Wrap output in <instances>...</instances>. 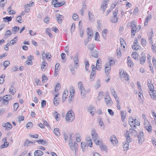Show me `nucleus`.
Returning <instances> with one entry per match:
<instances>
[{"instance_id": "f257e3e1", "label": "nucleus", "mask_w": 156, "mask_h": 156, "mask_svg": "<svg viewBox=\"0 0 156 156\" xmlns=\"http://www.w3.org/2000/svg\"><path fill=\"white\" fill-rule=\"evenodd\" d=\"M129 122L130 126L132 129H129V131L130 132V134L134 135L136 136V119H133L132 117H130L129 119Z\"/></svg>"}, {"instance_id": "f03ea898", "label": "nucleus", "mask_w": 156, "mask_h": 156, "mask_svg": "<svg viewBox=\"0 0 156 156\" xmlns=\"http://www.w3.org/2000/svg\"><path fill=\"white\" fill-rule=\"evenodd\" d=\"M75 115L73 112L72 110L69 111L66 113L65 120L67 122H70L73 121L74 119Z\"/></svg>"}, {"instance_id": "7ed1b4c3", "label": "nucleus", "mask_w": 156, "mask_h": 156, "mask_svg": "<svg viewBox=\"0 0 156 156\" xmlns=\"http://www.w3.org/2000/svg\"><path fill=\"white\" fill-rule=\"evenodd\" d=\"M119 75L120 79L122 81H126V83H129V78L128 75L126 73H125L124 70L122 69L119 70Z\"/></svg>"}, {"instance_id": "20e7f679", "label": "nucleus", "mask_w": 156, "mask_h": 156, "mask_svg": "<svg viewBox=\"0 0 156 156\" xmlns=\"http://www.w3.org/2000/svg\"><path fill=\"white\" fill-rule=\"evenodd\" d=\"M131 27V36L132 37H133L136 33V22L134 21H132L130 23Z\"/></svg>"}, {"instance_id": "39448f33", "label": "nucleus", "mask_w": 156, "mask_h": 156, "mask_svg": "<svg viewBox=\"0 0 156 156\" xmlns=\"http://www.w3.org/2000/svg\"><path fill=\"white\" fill-rule=\"evenodd\" d=\"M137 86L138 87V88H139L140 92L138 93V99L139 101V102L140 103L142 104L143 102V96L142 94V89L141 86L140 85V82L137 81Z\"/></svg>"}, {"instance_id": "423d86ee", "label": "nucleus", "mask_w": 156, "mask_h": 156, "mask_svg": "<svg viewBox=\"0 0 156 156\" xmlns=\"http://www.w3.org/2000/svg\"><path fill=\"white\" fill-rule=\"evenodd\" d=\"M137 137L138 138L139 144L140 145L142 144L144 140L143 133L142 132H140L137 135Z\"/></svg>"}, {"instance_id": "0eeeda50", "label": "nucleus", "mask_w": 156, "mask_h": 156, "mask_svg": "<svg viewBox=\"0 0 156 156\" xmlns=\"http://www.w3.org/2000/svg\"><path fill=\"white\" fill-rule=\"evenodd\" d=\"M104 99L105 102L108 106H109L112 105L113 102L109 96L106 95L105 96Z\"/></svg>"}, {"instance_id": "6e6552de", "label": "nucleus", "mask_w": 156, "mask_h": 156, "mask_svg": "<svg viewBox=\"0 0 156 156\" xmlns=\"http://www.w3.org/2000/svg\"><path fill=\"white\" fill-rule=\"evenodd\" d=\"M91 135L93 140H97V139H98V135L96 133V130L94 129H91Z\"/></svg>"}, {"instance_id": "1a4fd4ad", "label": "nucleus", "mask_w": 156, "mask_h": 156, "mask_svg": "<svg viewBox=\"0 0 156 156\" xmlns=\"http://www.w3.org/2000/svg\"><path fill=\"white\" fill-rule=\"evenodd\" d=\"M110 141L114 146L116 145L118 142L116 136L114 135L110 137Z\"/></svg>"}, {"instance_id": "9d476101", "label": "nucleus", "mask_w": 156, "mask_h": 156, "mask_svg": "<svg viewBox=\"0 0 156 156\" xmlns=\"http://www.w3.org/2000/svg\"><path fill=\"white\" fill-rule=\"evenodd\" d=\"M12 98V96L11 95L8 94L3 96L2 98V100L4 103L5 102H8Z\"/></svg>"}, {"instance_id": "9b49d317", "label": "nucleus", "mask_w": 156, "mask_h": 156, "mask_svg": "<svg viewBox=\"0 0 156 156\" xmlns=\"http://www.w3.org/2000/svg\"><path fill=\"white\" fill-rule=\"evenodd\" d=\"M148 86L150 90V92H152L155 91L154 90V86L153 84L151 83V82L150 80H148Z\"/></svg>"}, {"instance_id": "f8f14e48", "label": "nucleus", "mask_w": 156, "mask_h": 156, "mask_svg": "<svg viewBox=\"0 0 156 156\" xmlns=\"http://www.w3.org/2000/svg\"><path fill=\"white\" fill-rule=\"evenodd\" d=\"M88 38V39H91L93 36V30L91 29L88 28L87 30Z\"/></svg>"}, {"instance_id": "ddd939ff", "label": "nucleus", "mask_w": 156, "mask_h": 156, "mask_svg": "<svg viewBox=\"0 0 156 156\" xmlns=\"http://www.w3.org/2000/svg\"><path fill=\"white\" fill-rule=\"evenodd\" d=\"M68 90L67 89H65L64 91L62 96V101L64 102L65 101L68 95Z\"/></svg>"}, {"instance_id": "4468645a", "label": "nucleus", "mask_w": 156, "mask_h": 156, "mask_svg": "<svg viewBox=\"0 0 156 156\" xmlns=\"http://www.w3.org/2000/svg\"><path fill=\"white\" fill-rule=\"evenodd\" d=\"M105 73L107 75H108L111 70V66H109L108 63H106L105 65Z\"/></svg>"}, {"instance_id": "2eb2a0df", "label": "nucleus", "mask_w": 156, "mask_h": 156, "mask_svg": "<svg viewBox=\"0 0 156 156\" xmlns=\"http://www.w3.org/2000/svg\"><path fill=\"white\" fill-rule=\"evenodd\" d=\"M88 110L91 115H94L95 112V109L94 107L91 106H89L88 107Z\"/></svg>"}, {"instance_id": "dca6fc26", "label": "nucleus", "mask_w": 156, "mask_h": 156, "mask_svg": "<svg viewBox=\"0 0 156 156\" xmlns=\"http://www.w3.org/2000/svg\"><path fill=\"white\" fill-rule=\"evenodd\" d=\"M56 19L58 22L60 24L62 23V19L63 18V16L60 15L56 14Z\"/></svg>"}, {"instance_id": "f3484780", "label": "nucleus", "mask_w": 156, "mask_h": 156, "mask_svg": "<svg viewBox=\"0 0 156 156\" xmlns=\"http://www.w3.org/2000/svg\"><path fill=\"white\" fill-rule=\"evenodd\" d=\"M88 15L90 20L91 22H93L94 20V15L91 12L89 11L88 12Z\"/></svg>"}, {"instance_id": "a211bd4d", "label": "nucleus", "mask_w": 156, "mask_h": 156, "mask_svg": "<svg viewBox=\"0 0 156 156\" xmlns=\"http://www.w3.org/2000/svg\"><path fill=\"white\" fill-rule=\"evenodd\" d=\"M128 61L127 63L128 66L130 67H133L134 65V63L133 61L130 59V58L129 56L127 58Z\"/></svg>"}, {"instance_id": "6ab92c4d", "label": "nucleus", "mask_w": 156, "mask_h": 156, "mask_svg": "<svg viewBox=\"0 0 156 156\" xmlns=\"http://www.w3.org/2000/svg\"><path fill=\"white\" fill-rule=\"evenodd\" d=\"M81 146L83 151H85L87 149L88 147V146L85 142H81Z\"/></svg>"}, {"instance_id": "aec40b11", "label": "nucleus", "mask_w": 156, "mask_h": 156, "mask_svg": "<svg viewBox=\"0 0 156 156\" xmlns=\"http://www.w3.org/2000/svg\"><path fill=\"white\" fill-rule=\"evenodd\" d=\"M43 154V152L39 150L36 151L34 153V156H41Z\"/></svg>"}, {"instance_id": "412c9836", "label": "nucleus", "mask_w": 156, "mask_h": 156, "mask_svg": "<svg viewBox=\"0 0 156 156\" xmlns=\"http://www.w3.org/2000/svg\"><path fill=\"white\" fill-rule=\"evenodd\" d=\"M130 141H130H127L126 140V141H125V142L123 144V147L124 150H125V149L127 150L129 149V142Z\"/></svg>"}, {"instance_id": "4be33fe9", "label": "nucleus", "mask_w": 156, "mask_h": 156, "mask_svg": "<svg viewBox=\"0 0 156 156\" xmlns=\"http://www.w3.org/2000/svg\"><path fill=\"white\" fill-rule=\"evenodd\" d=\"M80 91L82 98H84L86 97V94L87 93L85 89L84 88L80 90Z\"/></svg>"}, {"instance_id": "5701e85b", "label": "nucleus", "mask_w": 156, "mask_h": 156, "mask_svg": "<svg viewBox=\"0 0 156 156\" xmlns=\"http://www.w3.org/2000/svg\"><path fill=\"white\" fill-rule=\"evenodd\" d=\"M151 18L152 16L151 14L148 15L147 16L146 19L145 21L144 26L147 25L148 22L151 19Z\"/></svg>"}, {"instance_id": "b1692460", "label": "nucleus", "mask_w": 156, "mask_h": 156, "mask_svg": "<svg viewBox=\"0 0 156 156\" xmlns=\"http://www.w3.org/2000/svg\"><path fill=\"white\" fill-rule=\"evenodd\" d=\"M87 143L90 147L92 146V142L90 137H87L86 139Z\"/></svg>"}, {"instance_id": "393cba45", "label": "nucleus", "mask_w": 156, "mask_h": 156, "mask_svg": "<svg viewBox=\"0 0 156 156\" xmlns=\"http://www.w3.org/2000/svg\"><path fill=\"white\" fill-rule=\"evenodd\" d=\"M92 56L95 58H97L98 57V51L96 50H94L92 51L91 53Z\"/></svg>"}, {"instance_id": "a878e982", "label": "nucleus", "mask_w": 156, "mask_h": 156, "mask_svg": "<svg viewBox=\"0 0 156 156\" xmlns=\"http://www.w3.org/2000/svg\"><path fill=\"white\" fill-rule=\"evenodd\" d=\"M59 99L58 98H54L53 100V103L55 106H57L59 103Z\"/></svg>"}, {"instance_id": "bb28decb", "label": "nucleus", "mask_w": 156, "mask_h": 156, "mask_svg": "<svg viewBox=\"0 0 156 156\" xmlns=\"http://www.w3.org/2000/svg\"><path fill=\"white\" fill-rule=\"evenodd\" d=\"M11 30H9L6 31L4 35V37L5 38H7L9 37L11 34Z\"/></svg>"}, {"instance_id": "cd10ccee", "label": "nucleus", "mask_w": 156, "mask_h": 156, "mask_svg": "<svg viewBox=\"0 0 156 156\" xmlns=\"http://www.w3.org/2000/svg\"><path fill=\"white\" fill-rule=\"evenodd\" d=\"M129 135V131L128 130H127L125 133V136L126 138V140L127 141H130V137Z\"/></svg>"}, {"instance_id": "c85d7f7f", "label": "nucleus", "mask_w": 156, "mask_h": 156, "mask_svg": "<svg viewBox=\"0 0 156 156\" xmlns=\"http://www.w3.org/2000/svg\"><path fill=\"white\" fill-rule=\"evenodd\" d=\"M20 29V28L19 27L16 26L13 27L12 29V33L15 34L16 33L19 31Z\"/></svg>"}, {"instance_id": "c756f323", "label": "nucleus", "mask_w": 156, "mask_h": 156, "mask_svg": "<svg viewBox=\"0 0 156 156\" xmlns=\"http://www.w3.org/2000/svg\"><path fill=\"white\" fill-rule=\"evenodd\" d=\"M6 3V0H1L0 1V7L3 9L4 6Z\"/></svg>"}, {"instance_id": "7c9ffc66", "label": "nucleus", "mask_w": 156, "mask_h": 156, "mask_svg": "<svg viewBox=\"0 0 156 156\" xmlns=\"http://www.w3.org/2000/svg\"><path fill=\"white\" fill-rule=\"evenodd\" d=\"M59 131V129L58 128H55L54 130V133L56 135L58 136H60V133Z\"/></svg>"}, {"instance_id": "2f4dec72", "label": "nucleus", "mask_w": 156, "mask_h": 156, "mask_svg": "<svg viewBox=\"0 0 156 156\" xmlns=\"http://www.w3.org/2000/svg\"><path fill=\"white\" fill-rule=\"evenodd\" d=\"M106 63H108L109 66H111V65H113L115 64V62L113 59L111 58L110 59H109V61L107 62Z\"/></svg>"}, {"instance_id": "473e14b6", "label": "nucleus", "mask_w": 156, "mask_h": 156, "mask_svg": "<svg viewBox=\"0 0 156 156\" xmlns=\"http://www.w3.org/2000/svg\"><path fill=\"white\" fill-rule=\"evenodd\" d=\"M156 92V91H153V92H149L150 96L154 100L156 99V94L155 93Z\"/></svg>"}, {"instance_id": "72a5a7b5", "label": "nucleus", "mask_w": 156, "mask_h": 156, "mask_svg": "<svg viewBox=\"0 0 156 156\" xmlns=\"http://www.w3.org/2000/svg\"><path fill=\"white\" fill-rule=\"evenodd\" d=\"M77 85L80 90L84 88L83 86V83L81 82H78Z\"/></svg>"}, {"instance_id": "f704fd0d", "label": "nucleus", "mask_w": 156, "mask_h": 156, "mask_svg": "<svg viewBox=\"0 0 156 156\" xmlns=\"http://www.w3.org/2000/svg\"><path fill=\"white\" fill-rule=\"evenodd\" d=\"M32 5H30L29 4H26L25 5V11L27 13H28L30 10L29 6H31Z\"/></svg>"}, {"instance_id": "c9c22d12", "label": "nucleus", "mask_w": 156, "mask_h": 156, "mask_svg": "<svg viewBox=\"0 0 156 156\" xmlns=\"http://www.w3.org/2000/svg\"><path fill=\"white\" fill-rule=\"evenodd\" d=\"M120 43L121 47H123V48H125L126 44L123 39L121 38L120 39Z\"/></svg>"}, {"instance_id": "e433bc0d", "label": "nucleus", "mask_w": 156, "mask_h": 156, "mask_svg": "<svg viewBox=\"0 0 156 156\" xmlns=\"http://www.w3.org/2000/svg\"><path fill=\"white\" fill-rule=\"evenodd\" d=\"M108 32V30L107 29H104L102 32L103 37L105 39H106V34Z\"/></svg>"}, {"instance_id": "4c0bfd02", "label": "nucleus", "mask_w": 156, "mask_h": 156, "mask_svg": "<svg viewBox=\"0 0 156 156\" xmlns=\"http://www.w3.org/2000/svg\"><path fill=\"white\" fill-rule=\"evenodd\" d=\"M99 125L100 126L101 129H104L105 128V125L103 121L100 120L99 122Z\"/></svg>"}, {"instance_id": "58836bf2", "label": "nucleus", "mask_w": 156, "mask_h": 156, "mask_svg": "<svg viewBox=\"0 0 156 156\" xmlns=\"http://www.w3.org/2000/svg\"><path fill=\"white\" fill-rule=\"evenodd\" d=\"M100 147L102 151H106L107 150V147L105 145L100 144Z\"/></svg>"}, {"instance_id": "ea45409f", "label": "nucleus", "mask_w": 156, "mask_h": 156, "mask_svg": "<svg viewBox=\"0 0 156 156\" xmlns=\"http://www.w3.org/2000/svg\"><path fill=\"white\" fill-rule=\"evenodd\" d=\"M12 126L11 124L9 122L6 123V129L7 130H9L12 129Z\"/></svg>"}, {"instance_id": "a19ab883", "label": "nucleus", "mask_w": 156, "mask_h": 156, "mask_svg": "<svg viewBox=\"0 0 156 156\" xmlns=\"http://www.w3.org/2000/svg\"><path fill=\"white\" fill-rule=\"evenodd\" d=\"M9 91L12 94L14 95L16 92V90L14 87L12 86L9 89Z\"/></svg>"}, {"instance_id": "79ce46f5", "label": "nucleus", "mask_w": 156, "mask_h": 156, "mask_svg": "<svg viewBox=\"0 0 156 156\" xmlns=\"http://www.w3.org/2000/svg\"><path fill=\"white\" fill-rule=\"evenodd\" d=\"M12 17H10L6 16L5 17L3 18V20L5 22H9L11 21Z\"/></svg>"}, {"instance_id": "37998d69", "label": "nucleus", "mask_w": 156, "mask_h": 156, "mask_svg": "<svg viewBox=\"0 0 156 156\" xmlns=\"http://www.w3.org/2000/svg\"><path fill=\"white\" fill-rule=\"evenodd\" d=\"M101 86V83L100 81L99 80H98L96 82V84L95 85V87L96 89H97L99 88Z\"/></svg>"}, {"instance_id": "c03bdc74", "label": "nucleus", "mask_w": 156, "mask_h": 156, "mask_svg": "<svg viewBox=\"0 0 156 156\" xmlns=\"http://www.w3.org/2000/svg\"><path fill=\"white\" fill-rule=\"evenodd\" d=\"M17 41V37H15L14 39L11 40L10 42V44L11 45H13L14 44L16 43Z\"/></svg>"}, {"instance_id": "a18cd8bd", "label": "nucleus", "mask_w": 156, "mask_h": 156, "mask_svg": "<svg viewBox=\"0 0 156 156\" xmlns=\"http://www.w3.org/2000/svg\"><path fill=\"white\" fill-rule=\"evenodd\" d=\"M121 114L122 120V121H124V119L126 118V113L124 112L121 111Z\"/></svg>"}, {"instance_id": "49530a36", "label": "nucleus", "mask_w": 156, "mask_h": 156, "mask_svg": "<svg viewBox=\"0 0 156 156\" xmlns=\"http://www.w3.org/2000/svg\"><path fill=\"white\" fill-rule=\"evenodd\" d=\"M145 129L149 132H151L152 131V127L151 124L145 127Z\"/></svg>"}, {"instance_id": "de8ad7c7", "label": "nucleus", "mask_w": 156, "mask_h": 156, "mask_svg": "<svg viewBox=\"0 0 156 156\" xmlns=\"http://www.w3.org/2000/svg\"><path fill=\"white\" fill-rule=\"evenodd\" d=\"M47 65V63H45L44 61L42 62L41 65V68L42 70L43 69H45Z\"/></svg>"}, {"instance_id": "09e8293b", "label": "nucleus", "mask_w": 156, "mask_h": 156, "mask_svg": "<svg viewBox=\"0 0 156 156\" xmlns=\"http://www.w3.org/2000/svg\"><path fill=\"white\" fill-rule=\"evenodd\" d=\"M33 126V124L31 122H29L27 123L26 125L27 128L29 129H31Z\"/></svg>"}, {"instance_id": "8fccbe9b", "label": "nucleus", "mask_w": 156, "mask_h": 156, "mask_svg": "<svg viewBox=\"0 0 156 156\" xmlns=\"http://www.w3.org/2000/svg\"><path fill=\"white\" fill-rule=\"evenodd\" d=\"M10 64V62L8 60L5 61L3 63V65L5 67V69Z\"/></svg>"}, {"instance_id": "3c124183", "label": "nucleus", "mask_w": 156, "mask_h": 156, "mask_svg": "<svg viewBox=\"0 0 156 156\" xmlns=\"http://www.w3.org/2000/svg\"><path fill=\"white\" fill-rule=\"evenodd\" d=\"M65 3L66 2L64 1H62L61 2H58V4H56V5H55V6L56 7H59L65 5Z\"/></svg>"}, {"instance_id": "603ef678", "label": "nucleus", "mask_w": 156, "mask_h": 156, "mask_svg": "<svg viewBox=\"0 0 156 156\" xmlns=\"http://www.w3.org/2000/svg\"><path fill=\"white\" fill-rule=\"evenodd\" d=\"M9 145V142H4L3 144H2L1 146V147L2 148H5L8 147Z\"/></svg>"}, {"instance_id": "864d4df0", "label": "nucleus", "mask_w": 156, "mask_h": 156, "mask_svg": "<svg viewBox=\"0 0 156 156\" xmlns=\"http://www.w3.org/2000/svg\"><path fill=\"white\" fill-rule=\"evenodd\" d=\"M117 55L119 58L121 57L122 56V53L121 49L120 48H119L117 49Z\"/></svg>"}, {"instance_id": "5fc2aeb1", "label": "nucleus", "mask_w": 156, "mask_h": 156, "mask_svg": "<svg viewBox=\"0 0 156 156\" xmlns=\"http://www.w3.org/2000/svg\"><path fill=\"white\" fill-rule=\"evenodd\" d=\"M5 77V75H2L1 76H0V84H2L3 83L4 81V78Z\"/></svg>"}, {"instance_id": "6e6d98bb", "label": "nucleus", "mask_w": 156, "mask_h": 156, "mask_svg": "<svg viewBox=\"0 0 156 156\" xmlns=\"http://www.w3.org/2000/svg\"><path fill=\"white\" fill-rule=\"evenodd\" d=\"M69 144L71 149L73 151L75 150L74 148V146L73 145V144L71 140L69 142Z\"/></svg>"}, {"instance_id": "4d7b16f0", "label": "nucleus", "mask_w": 156, "mask_h": 156, "mask_svg": "<svg viewBox=\"0 0 156 156\" xmlns=\"http://www.w3.org/2000/svg\"><path fill=\"white\" fill-rule=\"evenodd\" d=\"M54 115L55 116V119L56 120L58 121L59 119V116H60L59 114L57 112H55Z\"/></svg>"}, {"instance_id": "13d9d810", "label": "nucleus", "mask_w": 156, "mask_h": 156, "mask_svg": "<svg viewBox=\"0 0 156 156\" xmlns=\"http://www.w3.org/2000/svg\"><path fill=\"white\" fill-rule=\"evenodd\" d=\"M107 7V4L105 3L102 4L101 6V9L103 11H104Z\"/></svg>"}, {"instance_id": "bf43d9fd", "label": "nucleus", "mask_w": 156, "mask_h": 156, "mask_svg": "<svg viewBox=\"0 0 156 156\" xmlns=\"http://www.w3.org/2000/svg\"><path fill=\"white\" fill-rule=\"evenodd\" d=\"M37 142L40 144H45L47 143V142L43 140H38Z\"/></svg>"}, {"instance_id": "052dcab7", "label": "nucleus", "mask_w": 156, "mask_h": 156, "mask_svg": "<svg viewBox=\"0 0 156 156\" xmlns=\"http://www.w3.org/2000/svg\"><path fill=\"white\" fill-rule=\"evenodd\" d=\"M70 94L71 95H72V94H74L75 93V90L74 89V88L73 87H71L70 88L69 90Z\"/></svg>"}, {"instance_id": "680f3d73", "label": "nucleus", "mask_w": 156, "mask_h": 156, "mask_svg": "<svg viewBox=\"0 0 156 156\" xmlns=\"http://www.w3.org/2000/svg\"><path fill=\"white\" fill-rule=\"evenodd\" d=\"M60 88V83H58L55 86V91H58Z\"/></svg>"}, {"instance_id": "e2e57ef3", "label": "nucleus", "mask_w": 156, "mask_h": 156, "mask_svg": "<svg viewBox=\"0 0 156 156\" xmlns=\"http://www.w3.org/2000/svg\"><path fill=\"white\" fill-rule=\"evenodd\" d=\"M51 2L52 4L54 5V7H56L55 5H56V4H58V2L57 0H53Z\"/></svg>"}, {"instance_id": "0e129e2a", "label": "nucleus", "mask_w": 156, "mask_h": 156, "mask_svg": "<svg viewBox=\"0 0 156 156\" xmlns=\"http://www.w3.org/2000/svg\"><path fill=\"white\" fill-rule=\"evenodd\" d=\"M136 47V40H135L133 43V45L132 46V48L135 50Z\"/></svg>"}, {"instance_id": "69168bd1", "label": "nucleus", "mask_w": 156, "mask_h": 156, "mask_svg": "<svg viewBox=\"0 0 156 156\" xmlns=\"http://www.w3.org/2000/svg\"><path fill=\"white\" fill-rule=\"evenodd\" d=\"M16 21L19 23H21L22 22H20V21H21L22 20L21 16H17L16 18Z\"/></svg>"}, {"instance_id": "338daca9", "label": "nucleus", "mask_w": 156, "mask_h": 156, "mask_svg": "<svg viewBox=\"0 0 156 156\" xmlns=\"http://www.w3.org/2000/svg\"><path fill=\"white\" fill-rule=\"evenodd\" d=\"M111 93L113 96L117 94L114 89L113 88H112L111 89Z\"/></svg>"}, {"instance_id": "774afa93", "label": "nucleus", "mask_w": 156, "mask_h": 156, "mask_svg": "<svg viewBox=\"0 0 156 156\" xmlns=\"http://www.w3.org/2000/svg\"><path fill=\"white\" fill-rule=\"evenodd\" d=\"M19 107V104L18 103H15L13 105L14 110L16 111Z\"/></svg>"}]
</instances>
